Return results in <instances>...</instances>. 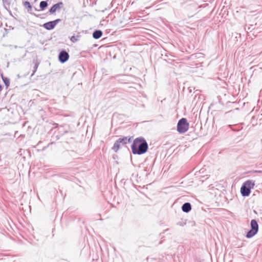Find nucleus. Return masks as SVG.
Masks as SVG:
<instances>
[{
  "mask_svg": "<svg viewBox=\"0 0 262 262\" xmlns=\"http://www.w3.org/2000/svg\"><path fill=\"white\" fill-rule=\"evenodd\" d=\"M3 2L5 7H9L11 3V0H3Z\"/></svg>",
  "mask_w": 262,
  "mask_h": 262,
  "instance_id": "obj_14",
  "label": "nucleus"
},
{
  "mask_svg": "<svg viewBox=\"0 0 262 262\" xmlns=\"http://www.w3.org/2000/svg\"><path fill=\"white\" fill-rule=\"evenodd\" d=\"M63 4L62 2H59L57 4H54L49 10V12L51 14H53L54 12H55L57 10L60 9L62 6H63Z\"/></svg>",
  "mask_w": 262,
  "mask_h": 262,
  "instance_id": "obj_8",
  "label": "nucleus"
},
{
  "mask_svg": "<svg viewBox=\"0 0 262 262\" xmlns=\"http://www.w3.org/2000/svg\"><path fill=\"white\" fill-rule=\"evenodd\" d=\"M103 34L102 31L101 30H95L93 33V37L95 39L100 38Z\"/></svg>",
  "mask_w": 262,
  "mask_h": 262,
  "instance_id": "obj_10",
  "label": "nucleus"
},
{
  "mask_svg": "<svg viewBox=\"0 0 262 262\" xmlns=\"http://www.w3.org/2000/svg\"><path fill=\"white\" fill-rule=\"evenodd\" d=\"M61 21L60 19L58 18L53 21H50L44 24L43 27L48 30H51L53 29L56 25Z\"/></svg>",
  "mask_w": 262,
  "mask_h": 262,
  "instance_id": "obj_6",
  "label": "nucleus"
},
{
  "mask_svg": "<svg viewBox=\"0 0 262 262\" xmlns=\"http://www.w3.org/2000/svg\"><path fill=\"white\" fill-rule=\"evenodd\" d=\"M2 90V85L0 84V92H1Z\"/></svg>",
  "mask_w": 262,
  "mask_h": 262,
  "instance_id": "obj_18",
  "label": "nucleus"
},
{
  "mask_svg": "<svg viewBox=\"0 0 262 262\" xmlns=\"http://www.w3.org/2000/svg\"><path fill=\"white\" fill-rule=\"evenodd\" d=\"M38 65L39 64L38 63H36L34 66V70L33 71V73L31 75V76H32L36 72L37 68H38Z\"/></svg>",
  "mask_w": 262,
  "mask_h": 262,
  "instance_id": "obj_15",
  "label": "nucleus"
},
{
  "mask_svg": "<svg viewBox=\"0 0 262 262\" xmlns=\"http://www.w3.org/2000/svg\"><path fill=\"white\" fill-rule=\"evenodd\" d=\"M255 173H262V170H255L254 171Z\"/></svg>",
  "mask_w": 262,
  "mask_h": 262,
  "instance_id": "obj_17",
  "label": "nucleus"
},
{
  "mask_svg": "<svg viewBox=\"0 0 262 262\" xmlns=\"http://www.w3.org/2000/svg\"><path fill=\"white\" fill-rule=\"evenodd\" d=\"M189 128V123L186 118L181 119L177 124V130L180 134L186 132Z\"/></svg>",
  "mask_w": 262,
  "mask_h": 262,
  "instance_id": "obj_5",
  "label": "nucleus"
},
{
  "mask_svg": "<svg viewBox=\"0 0 262 262\" xmlns=\"http://www.w3.org/2000/svg\"><path fill=\"white\" fill-rule=\"evenodd\" d=\"M70 40L72 42H76V41H78V39H77V37H76L75 36L73 35L72 36L71 38H70Z\"/></svg>",
  "mask_w": 262,
  "mask_h": 262,
  "instance_id": "obj_16",
  "label": "nucleus"
},
{
  "mask_svg": "<svg viewBox=\"0 0 262 262\" xmlns=\"http://www.w3.org/2000/svg\"><path fill=\"white\" fill-rule=\"evenodd\" d=\"M251 229L247 233L246 237L248 238L253 237L258 231V225L255 220H252L250 223Z\"/></svg>",
  "mask_w": 262,
  "mask_h": 262,
  "instance_id": "obj_4",
  "label": "nucleus"
},
{
  "mask_svg": "<svg viewBox=\"0 0 262 262\" xmlns=\"http://www.w3.org/2000/svg\"><path fill=\"white\" fill-rule=\"evenodd\" d=\"M2 79L7 87H8L10 84V80L8 78L4 77L2 76Z\"/></svg>",
  "mask_w": 262,
  "mask_h": 262,
  "instance_id": "obj_13",
  "label": "nucleus"
},
{
  "mask_svg": "<svg viewBox=\"0 0 262 262\" xmlns=\"http://www.w3.org/2000/svg\"><path fill=\"white\" fill-rule=\"evenodd\" d=\"M24 6L26 8H28V11L29 12L31 13L32 8V6L31 5L30 2L28 1H26V2H24Z\"/></svg>",
  "mask_w": 262,
  "mask_h": 262,
  "instance_id": "obj_11",
  "label": "nucleus"
},
{
  "mask_svg": "<svg viewBox=\"0 0 262 262\" xmlns=\"http://www.w3.org/2000/svg\"><path fill=\"white\" fill-rule=\"evenodd\" d=\"M69 58V55L67 52L64 50L61 51L58 55V59L61 63L66 62Z\"/></svg>",
  "mask_w": 262,
  "mask_h": 262,
  "instance_id": "obj_7",
  "label": "nucleus"
},
{
  "mask_svg": "<svg viewBox=\"0 0 262 262\" xmlns=\"http://www.w3.org/2000/svg\"><path fill=\"white\" fill-rule=\"evenodd\" d=\"M131 139L132 137L128 138L127 137L119 138L114 144L112 149L115 152H117L120 147L129 143L131 141Z\"/></svg>",
  "mask_w": 262,
  "mask_h": 262,
  "instance_id": "obj_3",
  "label": "nucleus"
},
{
  "mask_svg": "<svg viewBox=\"0 0 262 262\" xmlns=\"http://www.w3.org/2000/svg\"><path fill=\"white\" fill-rule=\"evenodd\" d=\"M254 182L252 181L248 180L242 185L241 188V193L243 196H248L251 192V189L254 186Z\"/></svg>",
  "mask_w": 262,
  "mask_h": 262,
  "instance_id": "obj_2",
  "label": "nucleus"
},
{
  "mask_svg": "<svg viewBox=\"0 0 262 262\" xmlns=\"http://www.w3.org/2000/svg\"><path fill=\"white\" fill-rule=\"evenodd\" d=\"M48 6V3L46 1H41L39 4V7L41 10H43Z\"/></svg>",
  "mask_w": 262,
  "mask_h": 262,
  "instance_id": "obj_12",
  "label": "nucleus"
},
{
  "mask_svg": "<svg viewBox=\"0 0 262 262\" xmlns=\"http://www.w3.org/2000/svg\"><path fill=\"white\" fill-rule=\"evenodd\" d=\"M148 148V144L142 137L136 138L131 145L132 152L134 155L144 154L147 151Z\"/></svg>",
  "mask_w": 262,
  "mask_h": 262,
  "instance_id": "obj_1",
  "label": "nucleus"
},
{
  "mask_svg": "<svg viewBox=\"0 0 262 262\" xmlns=\"http://www.w3.org/2000/svg\"><path fill=\"white\" fill-rule=\"evenodd\" d=\"M191 204L188 202L185 203L182 206V210L184 212L188 213L191 210Z\"/></svg>",
  "mask_w": 262,
  "mask_h": 262,
  "instance_id": "obj_9",
  "label": "nucleus"
}]
</instances>
